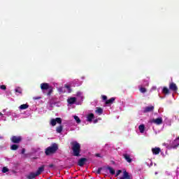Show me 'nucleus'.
Instances as JSON below:
<instances>
[{"mask_svg": "<svg viewBox=\"0 0 179 179\" xmlns=\"http://www.w3.org/2000/svg\"><path fill=\"white\" fill-rule=\"evenodd\" d=\"M73 156H80V144L78 141L71 142Z\"/></svg>", "mask_w": 179, "mask_h": 179, "instance_id": "nucleus-1", "label": "nucleus"}, {"mask_svg": "<svg viewBox=\"0 0 179 179\" xmlns=\"http://www.w3.org/2000/svg\"><path fill=\"white\" fill-rule=\"evenodd\" d=\"M57 150H58V145H57V143H53L52 145L46 148L45 153L48 156L49 155L55 153Z\"/></svg>", "mask_w": 179, "mask_h": 179, "instance_id": "nucleus-2", "label": "nucleus"}, {"mask_svg": "<svg viewBox=\"0 0 179 179\" xmlns=\"http://www.w3.org/2000/svg\"><path fill=\"white\" fill-rule=\"evenodd\" d=\"M62 122V120L61 117H56L55 119H51L50 122V124L52 127H55L57 124H61Z\"/></svg>", "mask_w": 179, "mask_h": 179, "instance_id": "nucleus-3", "label": "nucleus"}, {"mask_svg": "<svg viewBox=\"0 0 179 179\" xmlns=\"http://www.w3.org/2000/svg\"><path fill=\"white\" fill-rule=\"evenodd\" d=\"M81 84H78V80H75L73 82L70 83L68 87V93H71L72 92V89L70 87L71 86H80Z\"/></svg>", "mask_w": 179, "mask_h": 179, "instance_id": "nucleus-4", "label": "nucleus"}, {"mask_svg": "<svg viewBox=\"0 0 179 179\" xmlns=\"http://www.w3.org/2000/svg\"><path fill=\"white\" fill-rule=\"evenodd\" d=\"M152 124H156V125H162L163 124V119L162 117H158L157 119L151 120Z\"/></svg>", "mask_w": 179, "mask_h": 179, "instance_id": "nucleus-5", "label": "nucleus"}, {"mask_svg": "<svg viewBox=\"0 0 179 179\" xmlns=\"http://www.w3.org/2000/svg\"><path fill=\"white\" fill-rule=\"evenodd\" d=\"M22 141V137L20 136H13L11 138V141L13 143H20V142Z\"/></svg>", "mask_w": 179, "mask_h": 179, "instance_id": "nucleus-6", "label": "nucleus"}, {"mask_svg": "<svg viewBox=\"0 0 179 179\" xmlns=\"http://www.w3.org/2000/svg\"><path fill=\"white\" fill-rule=\"evenodd\" d=\"M153 110H155V106H147L144 108L143 113H151V111H153Z\"/></svg>", "mask_w": 179, "mask_h": 179, "instance_id": "nucleus-7", "label": "nucleus"}, {"mask_svg": "<svg viewBox=\"0 0 179 179\" xmlns=\"http://www.w3.org/2000/svg\"><path fill=\"white\" fill-rule=\"evenodd\" d=\"M75 103L76 104H80L79 103H76V97H70L68 99V103L69 104H75Z\"/></svg>", "mask_w": 179, "mask_h": 179, "instance_id": "nucleus-8", "label": "nucleus"}, {"mask_svg": "<svg viewBox=\"0 0 179 179\" xmlns=\"http://www.w3.org/2000/svg\"><path fill=\"white\" fill-rule=\"evenodd\" d=\"M41 89L42 90H47L50 89V85H48V83H43L41 84Z\"/></svg>", "mask_w": 179, "mask_h": 179, "instance_id": "nucleus-9", "label": "nucleus"}, {"mask_svg": "<svg viewBox=\"0 0 179 179\" xmlns=\"http://www.w3.org/2000/svg\"><path fill=\"white\" fill-rule=\"evenodd\" d=\"M169 89L171 90H173V92H177L178 88L177 87V85H176V83H171L169 85Z\"/></svg>", "mask_w": 179, "mask_h": 179, "instance_id": "nucleus-10", "label": "nucleus"}, {"mask_svg": "<svg viewBox=\"0 0 179 179\" xmlns=\"http://www.w3.org/2000/svg\"><path fill=\"white\" fill-rule=\"evenodd\" d=\"M93 118H94V115L93 113H89L87 115V121H88V122H92V121H93Z\"/></svg>", "mask_w": 179, "mask_h": 179, "instance_id": "nucleus-11", "label": "nucleus"}, {"mask_svg": "<svg viewBox=\"0 0 179 179\" xmlns=\"http://www.w3.org/2000/svg\"><path fill=\"white\" fill-rule=\"evenodd\" d=\"M36 177H37V174L34 172H31L29 175L27 176V178L28 179H34V178H36Z\"/></svg>", "mask_w": 179, "mask_h": 179, "instance_id": "nucleus-12", "label": "nucleus"}, {"mask_svg": "<svg viewBox=\"0 0 179 179\" xmlns=\"http://www.w3.org/2000/svg\"><path fill=\"white\" fill-rule=\"evenodd\" d=\"M123 156L128 163H131V162H132V159H131V156L129 155L124 154Z\"/></svg>", "mask_w": 179, "mask_h": 179, "instance_id": "nucleus-13", "label": "nucleus"}, {"mask_svg": "<svg viewBox=\"0 0 179 179\" xmlns=\"http://www.w3.org/2000/svg\"><path fill=\"white\" fill-rule=\"evenodd\" d=\"M160 151L161 150L159 148H155L152 149L153 155H159V153H160Z\"/></svg>", "mask_w": 179, "mask_h": 179, "instance_id": "nucleus-14", "label": "nucleus"}, {"mask_svg": "<svg viewBox=\"0 0 179 179\" xmlns=\"http://www.w3.org/2000/svg\"><path fill=\"white\" fill-rule=\"evenodd\" d=\"M86 163V159L85 158H81L80 160H78V166H83Z\"/></svg>", "mask_w": 179, "mask_h": 179, "instance_id": "nucleus-15", "label": "nucleus"}, {"mask_svg": "<svg viewBox=\"0 0 179 179\" xmlns=\"http://www.w3.org/2000/svg\"><path fill=\"white\" fill-rule=\"evenodd\" d=\"M42 171H44V166H42L40 168H38V169L35 173H36V176H40Z\"/></svg>", "mask_w": 179, "mask_h": 179, "instance_id": "nucleus-16", "label": "nucleus"}, {"mask_svg": "<svg viewBox=\"0 0 179 179\" xmlns=\"http://www.w3.org/2000/svg\"><path fill=\"white\" fill-rule=\"evenodd\" d=\"M76 96H77V97H78V99L80 100H81V101H83V92H78Z\"/></svg>", "mask_w": 179, "mask_h": 179, "instance_id": "nucleus-17", "label": "nucleus"}, {"mask_svg": "<svg viewBox=\"0 0 179 179\" xmlns=\"http://www.w3.org/2000/svg\"><path fill=\"white\" fill-rule=\"evenodd\" d=\"M95 113L98 114V115H101L103 114V109L101 108H96Z\"/></svg>", "mask_w": 179, "mask_h": 179, "instance_id": "nucleus-18", "label": "nucleus"}, {"mask_svg": "<svg viewBox=\"0 0 179 179\" xmlns=\"http://www.w3.org/2000/svg\"><path fill=\"white\" fill-rule=\"evenodd\" d=\"M29 107V104H22L19 106L20 110H27V108Z\"/></svg>", "mask_w": 179, "mask_h": 179, "instance_id": "nucleus-19", "label": "nucleus"}, {"mask_svg": "<svg viewBox=\"0 0 179 179\" xmlns=\"http://www.w3.org/2000/svg\"><path fill=\"white\" fill-rule=\"evenodd\" d=\"M115 100V98H114V97L110 98V99L106 100V104H113V103H114Z\"/></svg>", "mask_w": 179, "mask_h": 179, "instance_id": "nucleus-20", "label": "nucleus"}, {"mask_svg": "<svg viewBox=\"0 0 179 179\" xmlns=\"http://www.w3.org/2000/svg\"><path fill=\"white\" fill-rule=\"evenodd\" d=\"M138 129H139L141 134H143L145 132V125L144 124H141L138 127Z\"/></svg>", "mask_w": 179, "mask_h": 179, "instance_id": "nucleus-21", "label": "nucleus"}, {"mask_svg": "<svg viewBox=\"0 0 179 179\" xmlns=\"http://www.w3.org/2000/svg\"><path fill=\"white\" fill-rule=\"evenodd\" d=\"M139 90L141 92V93H146L147 90L146 88L142 87V85H139Z\"/></svg>", "mask_w": 179, "mask_h": 179, "instance_id": "nucleus-22", "label": "nucleus"}, {"mask_svg": "<svg viewBox=\"0 0 179 179\" xmlns=\"http://www.w3.org/2000/svg\"><path fill=\"white\" fill-rule=\"evenodd\" d=\"M15 93L16 94L19 95V94H22V88L20 87H17L15 88Z\"/></svg>", "mask_w": 179, "mask_h": 179, "instance_id": "nucleus-23", "label": "nucleus"}, {"mask_svg": "<svg viewBox=\"0 0 179 179\" xmlns=\"http://www.w3.org/2000/svg\"><path fill=\"white\" fill-rule=\"evenodd\" d=\"M169 88L164 87L162 90V93H164V94H169Z\"/></svg>", "mask_w": 179, "mask_h": 179, "instance_id": "nucleus-24", "label": "nucleus"}, {"mask_svg": "<svg viewBox=\"0 0 179 179\" xmlns=\"http://www.w3.org/2000/svg\"><path fill=\"white\" fill-rule=\"evenodd\" d=\"M108 170L109 171L110 174H112V176H114V174H115V171L114 170V169L111 167H108Z\"/></svg>", "mask_w": 179, "mask_h": 179, "instance_id": "nucleus-25", "label": "nucleus"}, {"mask_svg": "<svg viewBox=\"0 0 179 179\" xmlns=\"http://www.w3.org/2000/svg\"><path fill=\"white\" fill-rule=\"evenodd\" d=\"M73 118L75 120V121L78 123V124H80L81 121H80V118H79V117H78L77 115H74Z\"/></svg>", "mask_w": 179, "mask_h": 179, "instance_id": "nucleus-26", "label": "nucleus"}, {"mask_svg": "<svg viewBox=\"0 0 179 179\" xmlns=\"http://www.w3.org/2000/svg\"><path fill=\"white\" fill-rule=\"evenodd\" d=\"M56 131L57 134H61V132H62V126L57 127Z\"/></svg>", "mask_w": 179, "mask_h": 179, "instance_id": "nucleus-27", "label": "nucleus"}, {"mask_svg": "<svg viewBox=\"0 0 179 179\" xmlns=\"http://www.w3.org/2000/svg\"><path fill=\"white\" fill-rule=\"evenodd\" d=\"M19 146L16 144L12 145L10 147L11 150H17Z\"/></svg>", "mask_w": 179, "mask_h": 179, "instance_id": "nucleus-28", "label": "nucleus"}, {"mask_svg": "<svg viewBox=\"0 0 179 179\" xmlns=\"http://www.w3.org/2000/svg\"><path fill=\"white\" fill-rule=\"evenodd\" d=\"M58 92H59V93H64L65 87H62L58 88Z\"/></svg>", "mask_w": 179, "mask_h": 179, "instance_id": "nucleus-29", "label": "nucleus"}, {"mask_svg": "<svg viewBox=\"0 0 179 179\" xmlns=\"http://www.w3.org/2000/svg\"><path fill=\"white\" fill-rule=\"evenodd\" d=\"M8 171H9V169H8L6 166L3 167L2 173H8Z\"/></svg>", "mask_w": 179, "mask_h": 179, "instance_id": "nucleus-30", "label": "nucleus"}, {"mask_svg": "<svg viewBox=\"0 0 179 179\" xmlns=\"http://www.w3.org/2000/svg\"><path fill=\"white\" fill-rule=\"evenodd\" d=\"M0 117H1V120H3V121H6V117L3 116V114L0 112Z\"/></svg>", "mask_w": 179, "mask_h": 179, "instance_id": "nucleus-31", "label": "nucleus"}, {"mask_svg": "<svg viewBox=\"0 0 179 179\" xmlns=\"http://www.w3.org/2000/svg\"><path fill=\"white\" fill-rule=\"evenodd\" d=\"M13 112H12V111H8V112H7L6 113V115H7V117H10V115H12V113H13Z\"/></svg>", "mask_w": 179, "mask_h": 179, "instance_id": "nucleus-32", "label": "nucleus"}, {"mask_svg": "<svg viewBox=\"0 0 179 179\" xmlns=\"http://www.w3.org/2000/svg\"><path fill=\"white\" fill-rule=\"evenodd\" d=\"M122 173V171L121 170H118L116 173L115 177H118V175H120V173Z\"/></svg>", "mask_w": 179, "mask_h": 179, "instance_id": "nucleus-33", "label": "nucleus"}, {"mask_svg": "<svg viewBox=\"0 0 179 179\" xmlns=\"http://www.w3.org/2000/svg\"><path fill=\"white\" fill-rule=\"evenodd\" d=\"M0 88L1 89V90H6V86L5 85H1Z\"/></svg>", "mask_w": 179, "mask_h": 179, "instance_id": "nucleus-34", "label": "nucleus"}, {"mask_svg": "<svg viewBox=\"0 0 179 179\" xmlns=\"http://www.w3.org/2000/svg\"><path fill=\"white\" fill-rule=\"evenodd\" d=\"M12 117H14L15 118H17V115L16 113H13L11 114Z\"/></svg>", "mask_w": 179, "mask_h": 179, "instance_id": "nucleus-35", "label": "nucleus"}, {"mask_svg": "<svg viewBox=\"0 0 179 179\" xmlns=\"http://www.w3.org/2000/svg\"><path fill=\"white\" fill-rule=\"evenodd\" d=\"M101 170H102L101 168L98 169V170L96 171L97 174H100V173H101Z\"/></svg>", "mask_w": 179, "mask_h": 179, "instance_id": "nucleus-36", "label": "nucleus"}, {"mask_svg": "<svg viewBox=\"0 0 179 179\" xmlns=\"http://www.w3.org/2000/svg\"><path fill=\"white\" fill-rule=\"evenodd\" d=\"M102 99H103V100H107V96L102 95Z\"/></svg>", "mask_w": 179, "mask_h": 179, "instance_id": "nucleus-37", "label": "nucleus"}, {"mask_svg": "<svg viewBox=\"0 0 179 179\" xmlns=\"http://www.w3.org/2000/svg\"><path fill=\"white\" fill-rule=\"evenodd\" d=\"M144 85L145 86H149V81L147 80Z\"/></svg>", "mask_w": 179, "mask_h": 179, "instance_id": "nucleus-38", "label": "nucleus"}, {"mask_svg": "<svg viewBox=\"0 0 179 179\" xmlns=\"http://www.w3.org/2000/svg\"><path fill=\"white\" fill-rule=\"evenodd\" d=\"M156 89H157L156 87H152V89H151V91L156 90Z\"/></svg>", "mask_w": 179, "mask_h": 179, "instance_id": "nucleus-39", "label": "nucleus"}, {"mask_svg": "<svg viewBox=\"0 0 179 179\" xmlns=\"http://www.w3.org/2000/svg\"><path fill=\"white\" fill-rule=\"evenodd\" d=\"M96 157H100V154H96Z\"/></svg>", "mask_w": 179, "mask_h": 179, "instance_id": "nucleus-40", "label": "nucleus"}, {"mask_svg": "<svg viewBox=\"0 0 179 179\" xmlns=\"http://www.w3.org/2000/svg\"><path fill=\"white\" fill-rule=\"evenodd\" d=\"M6 111V109L3 110V113H5Z\"/></svg>", "mask_w": 179, "mask_h": 179, "instance_id": "nucleus-41", "label": "nucleus"}, {"mask_svg": "<svg viewBox=\"0 0 179 179\" xmlns=\"http://www.w3.org/2000/svg\"><path fill=\"white\" fill-rule=\"evenodd\" d=\"M94 124H96V122H97V120H95L94 121Z\"/></svg>", "mask_w": 179, "mask_h": 179, "instance_id": "nucleus-42", "label": "nucleus"}, {"mask_svg": "<svg viewBox=\"0 0 179 179\" xmlns=\"http://www.w3.org/2000/svg\"><path fill=\"white\" fill-rule=\"evenodd\" d=\"M22 153H24V149L22 150Z\"/></svg>", "mask_w": 179, "mask_h": 179, "instance_id": "nucleus-43", "label": "nucleus"}, {"mask_svg": "<svg viewBox=\"0 0 179 179\" xmlns=\"http://www.w3.org/2000/svg\"><path fill=\"white\" fill-rule=\"evenodd\" d=\"M35 100H37V99H38V98H34Z\"/></svg>", "mask_w": 179, "mask_h": 179, "instance_id": "nucleus-44", "label": "nucleus"}, {"mask_svg": "<svg viewBox=\"0 0 179 179\" xmlns=\"http://www.w3.org/2000/svg\"><path fill=\"white\" fill-rule=\"evenodd\" d=\"M50 167H52V165H50Z\"/></svg>", "mask_w": 179, "mask_h": 179, "instance_id": "nucleus-45", "label": "nucleus"}, {"mask_svg": "<svg viewBox=\"0 0 179 179\" xmlns=\"http://www.w3.org/2000/svg\"><path fill=\"white\" fill-rule=\"evenodd\" d=\"M155 175H157V172H155Z\"/></svg>", "mask_w": 179, "mask_h": 179, "instance_id": "nucleus-46", "label": "nucleus"}, {"mask_svg": "<svg viewBox=\"0 0 179 179\" xmlns=\"http://www.w3.org/2000/svg\"><path fill=\"white\" fill-rule=\"evenodd\" d=\"M49 110H52L51 108H49Z\"/></svg>", "mask_w": 179, "mask_h": 179, "instance_id": "nucleus-47", "label": "nucleus"}]
</instances>
